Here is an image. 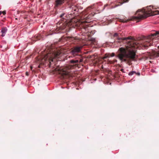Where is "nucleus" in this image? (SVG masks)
Listing matches in <instances>:
<instances>
[{"mask_svg":"<svg viewBox=\"0 0 159 159\" xmlns=\"http://www.w3.org/2000/svg\"><path fill=\"white\" fill-rule=\"evenodd\" d=\"M118 34L115 33L113 35L114 37H117L119 42L121 41L126 40L127 44L125 48L121 47L119 48V52L117 57L119 59L121 62H125L129 65L131 64V61H134L135 56V49H145L149 46L152 45V39L159 37V31H156L155 33L151 34L148 36V39L140 41L133 40L129 41L128 40L132 39V37L127 38H119L118 37Z\"/></svg>","mask_w":159,"mask_h":159,"instance_id":"nucleus-1","label":"nucleus"},{"mask_svg":"<svg viewBox=\"0 0 159 159\" xmlns=\"http://www.w3.org/2000/svg\"><path fill=\"white\" fill-rule=\"evenodd\" d=\"M89 18V17L86 15L84 17H81V20L75 18H72L69 21H66L64 23H60V26L57 27L59 28L60 30H63L66 29V31H68L71 27H75V26H80L83 27L84 29H86L88 26V25L87 24L89 22L87 20Z\"/></svg>","mask_w":159,"mask_h":159,"instance_id":"nucleus-2","label":"nucleus"},{"mask_svg":"<svg viewBox=\"0 0 159 159\" xmlns=\"http://www.w3.org/2000/svg\"><path fill=\"white\" fill-rule=\"evenodd\" d=\"M70 64L66 66L58 67L56 70L58 71L59 74H61L64 78L67 79L71 76V70L78 67L79 60H70Z\"/></svg>","mask_w":159,"mask_h":159,"instance_id":"nucleus-3","label":"nucleus"},{"mask_svg":"<svg viewBox=\"0 0 159 159\" xmlns=\"http://www.w3.org/2000/svg\"><path fill=\"white\" fill-rule=\"evenodd\" d=\"M47 52L42 57V62L44 64L47 63L49 67H51L54 62V59L58 58L60 56L61 52L59 51H55L53 49L48 50Z\"/></svg>","mask_w":159,"mask_h":159,"instance_id":"nucleus-4","label":"nucleus"},{"mask_svg":"<svg viewBox=\"0 0 159 159\" xmlns=\"http://www.w3.org/2000/svg\"><path fill=\"white\" fill-rule=\"evenodd\" d=\"M159 14V11H152V10L148 11L145 10H138L135 14V16H132L129 20H135L137 22L141 20L146 18L150 16Z\"/></svg>","mask_w":159,"mask_h":159,"instance_id":"nucleus-5","label":"nucleus"},{"mask_svg":"<svg viewBox=\"0 0 159 159\" xmlns=\"http://www.w3.org/2000/svg\"><path fill=\"white\" fill-rule=\"evenodd\" d=\"M159 57V51L156 52L154 51L152 53L150 52L148 53V57H147V59L150 58L152 59L153 57Z\"/></svg>","mask_w":159,"mask_h":159,"instance_id":"nucleus-6","label":"nucleus"},{"mask_svg":"<svg viewBox=\"0 0 159 159\" xmlns=\"http://www.w3.org/2000/svg\"><path fill=\"white\" fill-rule=\"evenodd\" d=\"M82 48L81 47H75L72 50L71 52L74 56H75L77 54V53L79 52Z\"/></svg>","mask_w":159,"mask_h":159,"instance_id":"nucleus-7","label":"nucleus"},{"mask_svg":"<svg viewBox=\"0 0 159 159\" xmlns=\"http://www.w3.org/2000/svg\"><path fill=\"white\" fill-rule=\"evenodd\" d=\"M65 0H56L55 7H57L62 5L64 2Z\"/></svg>","mask_w":159,"mask_h":159,"instance_id":"nucleus-8","label":"nucleus"},{"mask_svg":"<svg viewBox=\"0 0 159 159\" xmlns=\"http://www.w3.org/2000/svg\"><path fill=\"white\" fill-rule=\"evenodd\" d=\"M7 30L6 27H3L2 28L1 33L2 34L1 36L4 37L7 31Z\"/></svg>","mask_w":159,"mask_h":159,"instance_id":"nucleus-9","label":"nucleus"},{"mask_svg":"<svg viewBox=\"0 0 159 159\" xmlns=\"http://www.w3.org/2000/svg\"><path fill=\"white\" fill-rule=\"evenodd\" d=\"M70 8L72 9V11H76L78 10V7L77 6L75 5H72L71 6Z\"/></svg>","mask_w":159,"mask_h":159,"instance_id":"nucleus-10","label":"nucleus"},{"mask_svg":"<svg viewBox=\"0 0 159 159\" xmlns=\"http://www.w3.org/2000/svg\"><path fill=\"white\" fill-rule=\"evenodd\" d=\"M40 39L41 36L40 35L35 36L34 38L33 39L34 40H35V41L40 40Z\"/></svg>","mask_w":159,"mask_h":159,"instance_id":"nucleus-11","label":"nucleus"},{"mask_svg":"<svg viewBox=\"0 0 159 159\" xmlns=\"http://www.w3.org/2000/svg\"><path fill=\"white\" fill-rule=\"evenodd\" d=\"M108 63L110 64H114L117 62V60L116 59L112 61L108 60Z\"/></svg>","mask_w":159,"mask_h":159,"instance_id":"nucleus-12","label":"nucleus"},{"mask_svg":"<svg viewBox=\"0 0 159 159\" xmlns=\"http://www.w3.org/2000/svg\"><path fill=\"white\" fill-rule=\"evenodd\" d=\"M71 40H79V39L77 37H71Z\"/></svg>","mask_w":159,"mask_h":159,"instance_id":"nucleus-13","label":"nucleus"},{"mask_svg":"<svg viewBox=\"0 0 159 159\" xmlns=\"http://www.w3.org/2000/svg\"><path fill=\"white\" fill-rule=\"evenodd\" d=\"M109 57V56L108 55H107V54H106L105 56L103 57V59L104 60L106 58H107V57Z\"/></svg>","mask_w":159,"mask_h":159,"instance_id":"nucleus-14","label":"nucleus"},{"mask_svg":"<svg viewBox=\"0 0 159 159\" xmlns=\"http://www.w3.org/2000/svg\"><path fill=\"white\" fill-rule=\"evenodd\" d=\"M133 74H133V71L130 72L129 73V75H130H130H132Z\"/></svg>","mask_w":159,"mask_h":159,"instance_id":"nucleus-15","label":"nucleus"},{"mask_svg":"<svg viewBox=\"0 0 159 159\" xmlns=\"http://www.w3.org/2000/svg\"><path fill=\"white\" fill-rule=\"evenodd\" d=\"M2 13L3 15H5L6 14V11H2Z\"/></svg>","mask_w":159,"mask_h":159,"instance_id":"nucleus-16","label":"nucleus"},{"mask_svg":"<svg viewBox=\"0 0 159 159\" xmlns=\"http://www.w3.org/2000/svg\"><path fill=\"white\" fill-rule=\"evenodd\" d=\"M65 15V14H64V13L62 14L60 16V17H61V18H62V17H63Z\"/></svg>","mask_w":159,"mask_h":159,"instance_id":"nucleus-17","label":"nucleus"},{"mask_svg":"<svg viewBox=\"0 0 159 159\" xmlns=\"http://www.w3.org/2000/svg\"><path fill=\"white\" fill-rule=\"evenodd\" d=\"M128 20H122L121 21L122 22H127V21H128Z\"/></svg>","mask_w":159,"mask_h":159,"instance_id":"nucleus-18","label":"nucleus"},{"mask_svg":"<svg viewBox=\"0 0 159 159\" xmlns=\"http://www.w3.org/2000/svg\"><path fill=\"white\" fill-rule=\"evenodd\" d=\"M129 1V0H124V2H127Z\"/></svg>","mask_w":159,"mask_h":159,"instance_id":"nucleus-19","label":"nucleus"},{"mask_svg":"<svg viewBox=\"0 0 159 159\" xmlns=\"http://www.w3.org/2000/svg\"><path fill=\"white\" fill-rule=\"evenodd\" d=\"M115 55V54L114 53H113L111 54V56L112 57H113V56H114Z\"/></svg>","mask_w":159,"mask_h":159,"instance_id":"nucleus-20","label":"nucleus"},{"mask_svg":"<svg viewBox=\"0 0 159 159\" xmlns=\"http://www.w3.org/2000/svg\"><path fill=\"white\" fill-rule=\"evenodd\" d=\"M90 40H91L92 42H94L95 40V39H92Z\"/></svg>","mask_w":159,"mask_h":159,"instance_id":"nucleus-21","label":"nucleus"},{"mask_svg":"<svg viewBox=\"0 0 159 159\" xmlns=\"http://www.w3.org/2000/svg\"><path fill=\"white\" fill-rule=\"evenodd\" d=\"M120 71L122 72H124V70L123 69H121L120 70Z\"/></svg>","mask_w":159,"mask_h":159,"instance_id":"nucleus-22","label":"nucleus"},{"mask_svg":"<svg viewBox=\"0 0 159 159\" xmlns=\"http://www.w3.org/2000/svg\"><path fill=\"white\" fill-rule=\"evenodd\" d=\"M136 74L138 75H140V73H136Z\"/></svg>","mask_w":159,"mask_h":159,"instance_id":"nucleus-23","label":"nucleus"},{"mask_svg":"<svg viewBox=\"0 0 159 159\" xmlns=\"http://www.w3.org/2000/svg\"><path fill=\"white\" fill-rule=\"evenodd\" d=\"M26 75L27 76H28L29 75V74L28 72H26Z\"/></svg>","mask_w":159,"mask_h":159,"instance_id":"nucleus-24","label":"nucleus"},{"mask_svg":"<svg viewBox=\"0 0 159 159\" xmlns=\"http://www.w3.org/2000/svg\"><path fill=\"white\" fill-rule=\"evenodd\" d=\"M133 71V74H136V72L135 71Z\"/></svg>","mask_w":159,"mask_h":159,"instance_id":"nucleus-25","label":"nucleus"},{"mask_svg":"<svg viewBox=\"0 0 159 159\" xmlns=\"http://www.w3.org/2000/svg\"><path fill=\"white\" fill-rule=\"evenodd\" d=\"M30 67L31 70H32V68H33L32 67V66H31Z\"/></svg>","mask_w":159,"mask_h":159,"instance_id":"nucleus-26","label":"nucleus"},{"mask_svg":"<svg viewBox=\"0 0 159 159\" xmlns=\"http://www.w3.org/2000/svg\"><path fill=\"white\" fill-rule=\"evenodd\" d=\"M92 8V7H89L87 8V9H90V8Z\"/></svg>","mask_w":159,"mask_h":159,"instance_id":"nucleus-27","label":"nucleus"},{"mask_svg":"<svg viewBox=\"0 0 159 159\" xmlns=\"http://www.w3.org/2000/svg\"><path fill=\"white\" fill-rule=\"evenodd\" d=\"M2 14V11H0V16Z\"/></svg>","mask_w":159,"mask_h":159,"instance_id":"nucleus-28","label":"nucleus"},{"mask_svg":"<svg viewBox=\"0 0 159 159\" xmlns=\"http://www.w3.org/2000/svg\"><path fill=\"white\" fill-rule=\"evenodd\" d=\"M82 61V60H80V62H81Z\"/></svg>","mask_w":159,"mask_h":159,"instance_id":"nucleus-29","label":"nucleus"},{"mask_svg":"<svg viewBox=\"0 0 159 159\" xmlns=\"http://www.w3.org/2000/svg\"><path fill=\"white\" fill-rule=\"evenodd\" d=\"M123 3H121V4H120V5H121V4H123Z\"/></svg>","mask_w":159,"mask_h":159,"instance_id":"nucleus-30","label":"nucleus"}]
</instances>
